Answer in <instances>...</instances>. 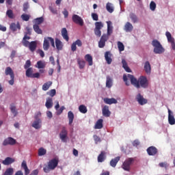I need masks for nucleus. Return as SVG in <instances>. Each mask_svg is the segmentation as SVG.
Instances as JSON below:
<instances>
[{
  "label": "nucleus",
  "instance_id": "nucleus-1",
  "mask_svg": "<svg viewBox=\"0 0 175 175\" xmlns=\"http://www.w3.org/2000/svg\"><path fill=\"white\" fill-rule=\"evenodd\" d=\"M128 79L131 81L132 85H134L135 88H148V79L144 76H141L139 79H136L133 75L128 74L123 75V81H124L126 85H130Z\"/></svg>",
  "mask_w": 175,
  "mask_h": 175
},
{
  "label": "nucleus",
  "instance_id": "nucleus-2",
  "mask_svg": "<svg viewBox=\"0 0 175 175\" xmlns=\"http://www.w3.org/2000/svg\"><path fill=\"white\" fill-rule=\"evenodd\" d=\"M107 33H103L98 42L99 49H103L106 46V42L109 40L110 35L113 33V26L111 25V21H107Z\"/></svg>",
  "mask_w": 175,
  "mask_h": 175
},
{
  "label": "nucleus",
  "instance_id": "nucleus-3",
  "mask_svg": "<svg viewBox=\"0 0 175 175\" xmlns=\"http://www.w3.org/2000/svg\"><path fill=\"white\" fill-rule=\"evenodd\" d=\"M59 162V161L55 158L50 160L48 165L43 168L44 173H50V170H54L58 166Z\"/></svg>",
  "mask_w": 175,
  "mask_h": 175
},
{
  "label": "nucleus",
  "instance_id": "nucleus-4",
  "mask_svg": "<svg viewBox=\"0 0 175 175\" xmlns=\"http://www.w3.org/2000/svg\"><path fill=\"white\" fill-rule=\"evenodd\" d=\"M152 45L153 46V47H154V54H162L165 53V49H163V46H162L161 42H159V41H158L157 40H153L152 41Z\"/></svg>",
  "mask_w": 175,
  "mask_h": 175
},
{
  "label": "nucleus",
  "instance_id": "nucleus-5",
  "mask_svg": "<svg viewBox=\"0 0 175 175\" xmlns=\"http://www.w3.org/2000/svg\"><path fill=\"white\" fill-rule=\"evenodd\" d=\"M50 43L52 46V47H55V44L54 42V38L51 37H46L44 40L43 43V49L45 51H47L49 49H50Z\"/></svg>",
  "mask_w": 175,
  "mask_h": 175
},
{
  "label": "nucleus",
  "instance_id": "nucleus-6",
  "mask_svg": "<svg viewBox=\"0 0 175 175\" xmlns=\"http://www.w3.org/2000/svg\"><path fill=\"white\" fill-rule=\"evenodd\" d=\"M135 162L134 158H129L124 161L123 163L122 167L126 172H129L131 170V165H132Z\"/></svg>",
  "mask_w": 175,
  "mask_h": 175
},
{
  "label": "nucleus",
  "instance_id": "nucleus-7",
  "mask_svg": "<svg viewBox=\"0 0 175 175\" xmlns=\"http://www.w3.org/2000/svg\"><path fill=\"white\" fill-rule=\"evenodd\" d=\"M25 75L26 77H29L30 79H39L40 77V73H33V69L32 68H27L26 70Z\"/></svg>",
  "mask_w": 175,
  "mask_h": 175
},
{
  "label": "nucleus",
  "instance_id": "nucleus-8",
  "mask_svg": "<svg viewBox=\"0 0 175 175\" xmlns=\"http://www.w3.org/2000/svg\"><path fill=\"white\" fill-rule=\"evenodd\" d=\"M94 25V34L98 38H100V36H102V31L100 29L103 28V23L102 22H96Z\"/></svg>",
  "mask_w": 175,
  "mask_h": 175
},
{
  "label": "nucleus",
  "instance_id": "nucleus-9",
  "mask_svg": "<svg viewBox=\"0 0 175 175\" xmlns=\"http://www.w3.org/2000/svg\"><path fill=\"white\" fill-rule=\"evenodd\" d=\"M41 113L40 112H39L36 116V120L33 122V123L32 124L31 126H33V128H35V129H40V128H42V120L38 118V117H40Z\"/></svg>",
  "mask_w": 175,
  "mask_h": 175
},
{
  "label": "nucleus",
  "instance_id": "nucleus-10",
  "mask_svg": "<svg viewBox=\"0 0 175 175\" xmlns=\"http://www.w3.org/2000/svg\"><path fill=\"white\" fill-rule=\"evenodd\" d=\"M135 100L141 106H144V105H147V103H148V100L144 98L143 95H142L140 93L137 94L135 96Z\"/></svg>",
  "mask_w": 175,
  "mask_h": 175
},
{
  "label": "nucleus",
  "instance_id": "nucleus-11",
  "mask_svg": "<svg viewBox=\"0 0 175 175\" xmlns=\"http://www.w3.org/2000/svg\"><path fill=\"white\" fill-rule=\"evenodd\" d=\"M59 139L63 143H66V139H68V131L66 130V127H62L59 133Z\"/></svg>",
  "mask_w": 175,
  "mask_h": 175
},
{
  "label": "nucleus",
  "instance_id": "nucleus-12",
  "mask_svg": "<svg viewBox=\"0 0 175 175\" xmlns=\"http://www.w3.org/2000/svg\"><path fill=\"white\" fill-rule=\"evenodd\" d=\"M72 20L73 23H75V24H79V25H81V27H83L84 25V21L83 20V18H81V16L77 14L72 15Z\"/></svg>",
  "mask_w": 175,
  "mask_h": 175
},
{
  "label": "nucleus",
  "instance_id": "nucleus-13",
  "mask_svg": "<svg viewBox=\"0 0 175 175\" xmlns=\"http://www.w3.org/2000/svg\"><path fill=\"white\" fill-rule=\"evenodd\" d=\"M16 141L12 137H9L5 139L3 142V146H14L16 144Z\"/></svg>",
  "mask_w": 175,
  "mask_h": 175
},
{
  "label": "nucleus",
  "instance_id": "nucleus-14",
  "mask_svg": "<svg viewBox=\"0 0 175 175\" xmlns=\"http://www.w3.org/2000/svg\"><path fill=\"white\" fill-rule=\"evenodd\" d=\"M165 36L167 37L169 43H171L172 50H175L174 38L172 37V33L169 31H166Z\"/></svg>",
  "mask_w": 175,
  "mask_h": 175
},
{
  "label": "nucleus",
  "instance_id": "nucleus-15",
  "mask_svg": "<svg viewBox=\"0 0 175 175\" xmlns=\"http://www.w3.org/2000/svg\"><path fill=\"white\" fill-rule=\"evenodd\" d=\"M168 122L170 125L175 124L174 115L170 109H168Z\"/></svg>",
  "mask_w": 175,
  "mask_h": 175
},
{
  "label": "nucleus",
  "instance_id": "nucleus-16",
  "mask_svg": "<svg viewBox=\"0 0 175 175\" xmlns=\"http://www.w3.org/2000/svg\"><path fill=\"white\" fill-rule=\"evenodd\" d=\"M146 151L148 155L154 156V155H157V153L158 152V149H157L155 146H150L147 148Z\"/></svg>",
  "mask_w": 175,
  "mask_h": 175
},
{
  "label": "nucleus",
  "instance_id": "nucleus-17",
  "mask_svg": "<svg viewBox=\"0 0 175 175\" xmlns=\"http://www.w3.org/2000/svg\"><path fill=\"white\" fill-rule=\"evenodd\" d=\"M112 55H111V53H110V51H107L105 53V59L108 65H110V64L113 62V59H111Z\"/></svg>",
  "mask_w": 175,
  "mask_h": 175
},
{
  "label": "nucleus",
  "instance_id": "nucleus-18",
  "mask_svg": "<svg viewBox=\"0 0 175 175\" xmlns=\"http://www.w3.org/2000/svg\"><path fill=\"white\" fill-rule=\"evenodd\" d=\"M144 69L147 75H151V64L150 62L146 61L144 63Z\"/></svg>",
  "mask_w": 175,
  "mask_h": 175
},
{
  "label": "nucleus",
  "instance_id": "nucleus-19",
  "mask_svg": "<svg viewBox=\"0 0 175 175\" xmlns=\"http://www.w3.org/2000/svg\"><path fill=\"white\" fill-rule=\"evenodd\" d=\"M103 111V116L104 117H110L111 112L109 109V106L105 105L102 109Z\"/></svg>",
  "mask_w": 175,
  "mask_h": 175
},
{
  "label": "nucleus",
  "instance_id": "nucleus-20",
  "mask_svg": "<svg viewBox=\"0 0 175 175\" xmlns=\"http://www.w3.org/2000/svg\"><path fill=\"white\" fill-rule=\"evenodd\" d=\"M85 60L87 63H88L89 66H92V65H94L93 58L90 54H87L85 55Z\"/></svg>",
  "mask_w": 175,
  "mask_h": 175
},
{
  "label": "nucleus",
  "instance_id": "nucleus-21",
  "mask_svg": "<svg viewBox=\"0 0 175 175\" xmlns=\"http://www.w3.org/2000/svg\"><path fill=\"white\" fill-rule=\"evenodd\" d=\"M77 64L79 65V69H84L85 68V61L80 57L77 59Z\"/></svg>",
  "mask_w": 175,
  "mask_h": 175
},
{
  "label": "nucleus",
  "instance_id": "nucleus-22",
  "mask_svg": "<svg viewBox=\"0 0 175 175\" xmlns=\"http://www.w3.org/2000/svg\"><path fill=\"white\" fill-rule=\"evenodd\" d=\"M62 36L64 40L69 42V36L68 35V30L64 27L62 29Z\"/></svg>",
  "mask_w": 175,
  "mask_h": 175
},
{
  "label": "nucleus",
  "instance_id": "nucleus-23",
  "mask_svg": "<svg viewBox=\"0 0 175 175\" xmlns=\"http://www.w3.org/2000/svg\"><path fill=\"white\" fill-rule=\"evenodd\" d=\"M10 28L11 30H12L13 32H16V31H17V29H21V27L20 26V23H17V24H16L15 23H11Z\"/></svg>",
  "mask_w": 175,
  "mask_h": 175
},
{
  "label": "nucleus",
  "instance_id": "nucleus-24",
  "mask_svg": "<svg viewBox=\"0 0 175 175\" xmlns=\"http://www.w3.org/2000/svg\"><path fill=\"white\" fill-rule=\"evenodd\" d=\"M124 30L126 32H132V31H133V25H132L131 23L127 22L124 25Z\"/></svg>",
  "mask_w": 175,
  "mask_h": 175
},
{
  "label": "nucleus",
  "instance_id": "nucleus-25",
  "mask_svg": "<svg viewBox=\"0 0 175 175\" xmlns=\"http://www.w3.org/2000/svg\"><path fill=\"white\" fill-rule=\"evenodd\" d=\"M37 46L38 44L36 43V41H31L27 47L29 48V50L31 51V53H33L35 50H36Z\"/></svg>",
  "mask_w": 175,
  "mask_h": 175
},
{
  "label": "nucleus",
  "instance_id": "nucleus-26",
  "mask_svg": "<svg viewBox=\"0 0 175 175\" xmlns=\"http://www.w3.org/2000/svg\"><path fill=\"white\" fill-rule=\"evenodd\" d=\"M103 101L107 104V105H113L116 104L118 103L117 100L114 98H105L103 99Z\"/></svg>",
  "mask_w": 175,
  "mask_h": 175
},
{
  "label": "nucleus",
  "instance_id": "nucleus-27",
  "mask_svg": "<svg viewBox=\"0 0 175 175\" xmlns=\"http://www.w3.org/2000/svg\"><path fill=\"white\" fill-rule=\"evenodd\" d=\"M122 68L124 69V70H126V72H127L128 73H131V72H132L129 66H128V63L126 62V60H125L124 59H122Z\"/></svg>",
  "mask_w": 175,
  "mask_h": 175
},
{
  "label": "nucleus",
  "instance_id": "nucleus-28",
  "mask_svg": "<svg viewBox=\"0 0 175 175\" xmlns=\"http://www.w3.org/2000/svg\"><path fill=\"white\" fill-rule=\"evenodd\" d=\"M5 76H10V77H14V72L11 67H7L5 70Z\"/></svg>",
  "mask_w": 175,
  "mask_h": 175
},
{
  "label": "nucleus",
  "instance_id": "nucleus-29",
  "mask_svg": "<svg viewBox=\"0 0 175 175\" xmlns=\"http://www.w3.org/2000/svg\"><path fill=\"white\" fill-rule=\"evenodd\" d=\"M14 162V159L11 157H6L4 161H3L2 163L5 166L9 165H12Z\"/></svg>",
  "mask_w": 175,
  "mask_h": 175
},
{
  "label": "nucleus",
  "instance_id": "nucleus-30",
  "mask_svg": "<svg viewBox=\"0 0 175 175\" xmlns=\"http://www.w3.org/2000/svg\"><path fill=\"white\" fill-rule=\"evenodd\" d=\"M55 46L57 50L59 51L62 50V48L64 47V44H62V42H61V40L58 38H55Z\"/></svg>",
  "mask_w": 175,
  "mask_h": 175
},
{
  "label": "nucleus",
  "instance_id": "nucleus-31",
  "mask_svg": "<svg viewBox=\"0 0 175 175\" xmlns=\"http://www.w3.org/2000/svg\"><path fill=\"white\" fill-rule=\"evenodd\" d=\"M68 124L72 125L73 124V120H75V114L71 111L68 112Z\"/></svg>",
  "mask_w": 175,
  "mask_h": 175
},
{
  "label": "nucleus",
  "instance_id": "nucleus-32",
  "mask_svg": "<svg viewBox=\"0 0 175 175\" xmlns=\"http://www.w3.org/2000/svg\"><path fill=\"white\" fill-rule=\"evenodd\" d=\"M120 157H116L114 159H112L110 161V165L112 167H116L117 166V163L120 161Z\"/></svg>",
  "mask_w": 175,
  "mask_h": 175
},
{
  "label": "nucleus",
  "instance_id": "nucleus-33",
  "mask_svg": "<svg viewBox=\"0 0 175 175\" xmlns=\"http://www.w3.org/2000/svg\"><path fill=\"white\" fill-rule=\"evenodd\" d=\"M106 159V152L101 151L100 154L98 156V162H103Z\"/></svg>",
  "mask_w": 175,
  "mask_h": 175
},
{
  "label": "nucleus",
  "instance_id": "nucleus-34",
  "mask_svg": "<svg viewBox=\"0 0 175 175\" xmlns=\"http://www.w3.org/2000/svg\"><path fill=\"white\" fill-rule=\"evenodd\" d=\"M95 129H102L103 128V119H99L95 126H94Z\"/></svg>",
  "mask_w": 175,
  "mask_h": 175
},
{
  "label": "nucleus",
  "instance_id": "nucleus-35",
  "mask_svg": "<svg viewBox=\"0 0 175 175\" xmlns=\"http://www.w3.org/2000/svg\"><path fill=\"white\" fill-rule=\"evenodd\" d=\"M33 29L35 31V33H38V35H42L43 33V31H42V29H40L39 25H33Z\"/></svg>",
  "mask_w": 175,
  "mask_h": 175
},
{
  "label": "nucleus",
  "instance_id": "nucleus-36",
  "mask_svg": "<svg viewBox=\"0 0 175 175\" xmlns=\"http://www.w3.org/2000/svg\"><path fill=\"white\" fill-rule=\"evenodd\" d=\"M45 106L47 109H51L53 107V98H49L46 99Z\"/></svg>",
  "mask_w": 175,
  "mask_h": 175
},
{
  "label": "nucleus",
  "instance_id": "nucleus-37",
  "mask_svg": "<svg viewBox=\"0 0 175 175\" xmlns=\"http://www.w3.org/2000/svg\"><path fill=\"white\" fill-rule=\"evenodd\" d=\"M106 87L107 88H111L113 87V79L110 77H107Z\"/></svg>",
  "mask_w": 175,
  "mask_h": 175
},
{
  "label": "nucleus",
  "instance_id": "nucleus-38",
  "mask_svg": "<svg viewBox=\"0 0 175 175\" xmlns=\"http://www.w3.org/2000/svg\"><path fill=\"white\" fill-rule=\"evenodd\" d=\"M53 84V82L51 81H48L42 85V90L43 91H47L50 87H51V85Z\"/></svg>",
  "mask_w": 175,
  "mask_h": 175
},
{
  "label": "nucleus",
  "instance_id": "nucleus-39",
  "mask_svg": "<svg viewBox=\"0 0 175 175\" xmlns=\"http://www.w3.org/2000/svg\"><path fill=\"white\" fill-rule=\"evenodd\" d=\"M106 9L109 13H113L114 12V8H113V4L111 3H107L106 5Z\"/></svg>",
  "mask_w": 175,
  "mask_h": 175
},
{
  "label": "nucleus",
  "instance_id": "nucleus-40",
  "mask_svg": "<svg viewBox=\"0 0 175 175\" xmlns=\"http://www.w3.org/2000/svg\"><path fill=\"white\" fill-rule=\"evenodd\" d=\"M129 17L131 20V21L135 24V23H137V16L134 13H130Z\"/></svg>",
  "mask_w": 175,
  "mask_h": 175
},
{
  "label": "nucleus",
  "instance_id": "nucleus-41",
  "mask_svg": "<svg viewBox=\"0 0 175 175\" xmlns=\"http://www.w3.org/2000/svg\"><path fill=\"white\" fill-rule=\"evenodd\" d=\"M79 110L80 113H82V114H85V113L88 111L87 107H85L84 105H81L79 107Z\"/></svg>",
  "mask_w": 175,
  "mask_h": 175
},
{
  "label": "nucleus",
  "instance_id": "nucleus-42",
  "mask_svg": "<svg viewBox=\"0 0 175 175\" xmlns=\"http://www.w3.org/2000/svg\"><path fill=\"white\" fill-rule=\"evenodd\" d=\"M10 111L14 114V117H16L17 114H18V112L16 110V106L13 104L10 105Z\"/></svg>",
  "mask_w": 175,
  "mask_h": 175
},
{
  "label": "nucleus",
  "instance_id": "nucleus-43",
  "mask_svg": "<svg viewBox=\"0 0 175 175\" xmlns=\"http://www.w3.org/2000/svg\"><path fill=\"white\" fill-rule=\"evenodd\" d=\"M44 21V18L43 17H40L34 19L35 24L34 25H40Z\"/></svg>",
  "mask_w": 175,
  "mask_h": 175
},
{
  "label": "nucleus",
  "instance_id": "nucleus-44",
  "mask_svg": "<svg viewBox=\"0 0 175 175\" xmlns=\"http://www.w3.org/2000/svg\"><path fill=\"white\" fill-rule=\"evenodd\" d=\"M13 173H14V170L12 167H9L5 170L3 175H13Z\"/></svg>",
  "mask_w": 175,
  "mask_h": 175
},
{
  "label": "nucleus",
  "instance_id": "nucleus-45",
  "mask_svg": "<svg viewBox=\"0 0 175 175\" xmlns=\"http://www.w3.org/2000/svg\"><path fill=\"white\" fill-rule=\"evenodd\" d=\"M118 49L119 51L121 53L122 51H124V50H125V46H124V44L122 42L119 41L118 42Z\"/></svg>",
  "mask_w": 175,
  "mask_h": 175
},
{
  "label": "nucleus",
  "instance_id": "nucleus-46",
  "mask_svg": "<svg viewBox=\"0 0 175 175\" xmlns=\"http://www.w3.org/2000/svg\"><path fill=\"white\" fill-rule=\"evenodd\" d=\"M6 16H8V18H14V14H13V10H7Z\"/></svg>",
  "mask_w": 175,
  "mask_h": 175
},
{
  "label": "nucleus",
  "instance_id": "nucleus-47",
  "mask_svg": "<svg viewBox=\"0 0 175 175\" xmlns=\"http://www.w3.org/2000/svg\"><path fill=\"white\" fill-rule=\"evenodd\" d=\"M46 152H47V151L44 148H40L38 150V156L43 157V155H46Z\"/></svg>",
  "mask_w": 175,
  "mask_h": 175
},
{
  "label": "nucleus",
  "instance_id": "nucleus-48",
  "mask_svg": "<svg viewBox=\"0 0 175 175\" xmlns=\"http://www.w3.org/2000/svg\"><path fill=\"white\" fill-rule=\"evenodd\" d=\"M31 16L27 14H23L21 15V18L23 21H29V18Z\"/></svg>",
  "mask_w": 175,
  "mask_h": 175
},
{
  "label": "nucleus",
  "instance_id": "nucleus-49",
  "mask_svg": "<svg viewBox=\"0 0 175 175\" xmlns=\"http://www.w3.org/2000/svg\"><path fill=\"white\" fill-rule=\"evenodd\" d=\"M150 9L152 12H154L155 10V9H157V4L155 3V2H154V1H151L150 2Z\"/></svg>",
  "mask_w": 175,
  "mask_h": 175
},
{
  "label": "nucleus",
  "instance_id": "nucleus-50",
  "mask_svg": "<svg viewBox=\"0 0 175 175\" xmlns=\"http://www.w3.org/2000/svg\"><path fill=\"white\" fill-rule=\"evenodd\" d=\"M31 60H27L25 65H24V68L25 69H29V68L31 67Z\"/></svg>",
  "mask_w": 175,
  "mask_h": 175
},
{
  "label": "nucleus",
  "instance_id": "nucleus-51",
  "mask_svg": "<svg viewBox=\"0 0 175 175\" xmlns=\"http://www.w3.org/2000/svg\"><path fill=\"white\" fill-rule=\"evenodd\" d=\"M37 65H38L37 68L38 69H43V68H44V64L42 61H38L37 62Z\"/></svg>",
  "mask_w": 175,
  "mask_h": 175
},
{
  "label": "nucleus",
  "instance_id": "nucleus-52",
  "mask_svg": "<svg viewBox=\"0 0 175 175\" xmlns=\"http://www.w3.org/2000/svg\"><path fill=\"white\" fill-rule=\"evenodd\" d=\"M92 18L94 20V21H98V20H99V16L96 13H92Z\"/></svg>",
  "mask_w": 175,
  "mask_h": 175
},
{
  "label": "nucleus",
  "instance_id": "nucleus-53",
  "mask_svg": "<svg viewBox=\"0 0 175 175\" xmlns=\"http://www.w3.org/2000/svg\"><path fill=\"white\" fill-rule=\"evenodd\" d=\"M48 94L51 97L55 96V94H57V91L55 90V89H53V90H51Z\"/></svg>",
  "mask_w": 175,
  "mask_h": 175
},
{
  "label": "nucleus",
  "instance_id": "nucleus-54",
  "mask_svg": "<svg viewBox=\"0 0 175 175\" xmlns=\"http://www.w3.org/2000/svg\"><path fill=\"white\" fill-rule=\"evenodd\" d=\"M94 140L96 143V144H98V143L100 142V137H98V135H94L93 136Z\"/></svg>",
  "mask_w": 175,
  "mask_h": 175
},
{
  "label": "nucleus",
  "instance_id": "nucleus-55",
  "mask_svg": "<svg viewBox=\"0 0 175 175\" xmlns=\"http://www.w3.org/2000/svg\"><path fill=\"white\" fill-rule=\"evenodd\" d=\"M29 9V4L26 2L23 4V12H27Z\"/></svg>",
  "mask_w": 175,
  "mask_h": 175
},
{
  "label": "nucleus",
  "instance_id": "nucleus-56",
  "mask_svg": "<svg viewBox=\"0 0 175 175\" xmlns=\"http://www.w3.org/2000/svg\"><path fill=\"white\" fill-rule=\"evenodd\" d=\"M31 42H29L28 40H22V44L23 46H25V47H28L29 46Z\"/></svg>",
  "mask_w": 175,
  "mask_h": 175
},
{
  "label": "nucleus",
  "instance_id": "nucleus-57",
  "mask_svg": "<svg viewBox=\"0 0 175 175\" xmlns=\"http://www.w3.org/2000/svg\"><path fill=\"white\" fill-rule=\"evenodd\" d=\"M74 43H75L78 47H81L83 46V42L80 40H77Z\"/></svg>",
  "mask_w": 175,
  "mask_h": 175
},
{
  "label": "nucleus",
  "instance_id": "nucleus-58",
  "mask_svg": "<svg viewBox=\"0 0 175 175\" xmlns=\"http://www.w3.org/2000/svg\"><path fill=\"white\" fill-rule=\"evenodd\" d=\"M16 53L17 52L16 51H14V50L12 51L10 56L11 59H13L16 57Z\"/></svg>",
  "mask_w": 175,
  "mask_h": 175
},
{
  "label": "nucleus",
  "instance_id": "nucleus-59",
  "mask_svg": "<svg viewBox=\"0 0 175 175\" xmlns=\"http://www.w3.org/2000/svg\"><path fill=\"white\" fill-rule=\"evenodd\" d=\"M71 50H72V51H76L77 50V46L75 42H73V43L72 44V45H71Z\"/></svg>",
  "mask_w": 175,
  "mask_h": 175
},
{
  "label": "nucleus",
  "instance_id": "nucleus-60",
  "mask_svg": "<svg viewBox=\"0 0 175 175\" xmlns=\"http://www.w3.org/2000/svg\"><path fill=\"white\" fill-rule=\"evenodd\" d=\"M62 13L64 16V18H68V16H69V12H68V10H66V9H64Z\"/></svg>",
  "mask_w": 175,
  "mask_h": 175
},
{
  "label": "nucleus",
  "instance_id": "nucleus-61",
  "mask_svg": "<svg viewBox=\"0 0 175 175\" xmlns=\"http://www.w3.org/2000/svg\"><path fill=\"white\" fill-rule=\"evenodd\" d=\"M7 6H12L13 5V0H5Z\"/></svg>",
  "mask_w": 175,
  "mask_h": 175
},
{
  "label": "nucleus",
  "instance_id": "nucleus-62",
  "mask_svg": "<svg viewBox=\"0 0 175 175\" xmlns=\"http://www.w3.org/2000/svg\"><path fill=\"white\" fill-rule=\"evenodd\" d=\"M139 144H140V142H139V140H137V139L133 141V146L134 147H137V146H139Z\"/></svg>",
  "mask_w": 175,
  "mask_h": 175
},
{
  "label": "nucleus",
  "instance_id": "nucleus-63",
  "mask_svg": "<svg viewBox=\"0 0 175 175\" xmlns=\"http://www.w3.org/2000/svg\"><path fill=\"white\" fill-rule=\"evenodd\" d=\"M21 167H22L24 170L28 168V166L27 165V162H25V161H23L22 162Z\"/></svg>",
  "mask_w": 175,
  "mask_h": 175
},
{
  "label": "nucleus",
  "instance_id": "nucleus-64",
  "mask_svg": "<svg viewBox=\"0 0 175 175\" xmlns=\"http://www.w3.org/2000/svg\"><path fill=\"white\" fill-rule=\"evenodd\" d=\"M6 27L0 24V31H1L2 32H6Z\"/></svg>",
  "mask_w": 175,
  "mask_h": 175
}]
</instances>
